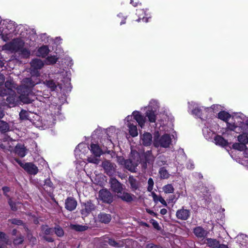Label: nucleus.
<instances>
[{"instance_id": "obj_1", "label": "nucleus", "mask_w": 248, "mask_h": 248, "mask_svg": "<svg viewBox=\"0 0 248 248\" xmlns=\"http://www.w3.org/2000/svg\"><path fill=\"white\" fill-rule=\"evenodd\" d=\"M21 38L14 39L12 42L7 43L2 46V50L7 52H16L22 48L24 44L31 46L36 37L35 31L27 27L20 26L18 27Z\"/></svg>"}, {"instance_id": "obj_2", "label": "nucleus", "mask_w": 248, "mask_h": 248, "mask_svg": "<svg viewBox=\"0 0 248 248\" xmlns=\"http://www.w3.org/2000/svg\"><path fill=\"white\" fill-rule=\"evenodd\" d=\"M16 89V84L11 80L6 81L5 88L0 87V95H8L6 100L9 107L15 106L19 101L25 104H29L34 101V99H30L29 96H25L23 93H18L19 95H16L15 93V90Z\"/></svg>"}, {"instance_id": "obj_3", "label": "nucleus", "mask_w": 248, "mask_h": 248, "mask_svg": "<svg viewBox=\"0 0 248 248\" xmlns=\"http://www.w3.org/2000/svg\"><path fill=\"white\" fill-rule=\"evenodd\" d=\"M162 130L160 128L159 131L157 130L155 132L153 137V145L156 148H169L171 144L174 136L170 135L168 133L163 134Z\"/></svg>"}, {"instance_id": "obj_4", "label": "nucleus", "mask_w": 248, "mask_h": 248, "mask_svg": "<svg viewBox=\"0 0 248 248\" xmlns=\"http://www.w3.org/2000/svg\"><path fill=\"white\" fill-rule=\"evenodd\" d=\"M118 162L131 172L136 171L137 166L140 163V154L135 151H131V158L124 160L122 157H118Z\"/></svg>"}, {"instance_id": "obj_5", "label": "nucleus", "mask_w": 248, "mask_h": 248, "mask_svg": "<svg viewBox=\"0 0 248 248\" xmlns=\"http://www.w3.org/2000/svg\"><path fill=\"white\" fill-rule=\"evenodd\" d=\"M241 115L242 114H236L232 116L229 113L222 111L218 113V117L220 119L227 122V128L233 131H238V129L239 128L236 126L238 124L235 121V118L240 117Z\"/></svg>"}, {"instance_id": "obj_6", "label": "nucleus", "mask_w": 248, "mask_h": 248, "mask_svg": "<svg viewBox=\"0 0 248 248\" xmlns=\"http://www.w3.org/2000/svg\"><path fill=\"white\" fill-rule=\"evenodd\" d=\"M34 77L31 78H25L21 82L19 87H16V90L18 93H23L25 96H29V93L31 88L36 84L40 82L38 79H34Z\"/></svg>"}, {"instance_id": "obj_7", "label": "nucleus", "mask_w": 248, "mask_h": 248, "mask_svg": "<svg viewBox=\"0 0 248 248\" xmlns=\"http://www.w3.org/2000/svg\"><path fill=\"white\" fill-rule=\"evenodd\" d=\"M159 107L157 101L152 99L150 101L148 106L145 108L147 110L145 113L146 116L148 118L150 123H155L156 120L155 112Z\"/></svg>"}, {"instance_id": "obj_8", "label": "nucleus", "mask_w": 248, "mask_h": 248, "mask_svg": "<svg viewBox=\"0 0 248 248\" xmlns=\"http://www.w3.org/2000/svg\"><path fill=\"white\" fill-rule=\"evenodd\" d=\"M90 150L94 156L89 157L87 159L90 163L94 164H98L100 162L99 157L102 154V151L98 145L96 144H92L90 146Z\"/></svg>"}, {"instance_id": "obj_9", "label": "nucleus", "mask_w": 248, "mask_h": 248, "mask_svg": "<svg viewBox=\"0 0 248 248\" xmlns=\"http://www.w3.org/2000/svg\"><path fill=\"white\" fill-rule=\"evenodd\" d=\"M53 77L56 80L57 85L59 86L60 88L61 89L62 88V84L60 83L58 81L59 78L61 79V81L62 82H66L67 86H68L70 84V79L67 77V72H65L63 69L55 72Z\"/></svg>"}, {"instance_id": "obj_10", "label": "nucleus", "mask_w": 248, "mask_h": 248, "mask_svg": "<svg viewBox=\"0 0 248 248\" xmlns=\"http://www.w3.org/2000/svg\"><path fill=\"white\" fill-rule=\"evenodd\" d=\"M124 121L125 124L128 128L130 135L133 137L137 136L138 135L137 127L135 121L133 120L132 116H127L124 119Z\"/></svg>"}, {"instance_id": "obj_11", "label": "nucleus", "mask_w": 248, "mask_h": 248, "mask_svg": "<svg viewBox=\"0 0 248 248\" xmlns=\"http://www.w3.org/2000/svg\"><path fill=\"white\" fill-rule=\"evenodd\" d=\"M15 160L29 174L35 175L38 173V168L33 163H23L17 159H16Z\"/></svg>"}, {"instance_id": "obj_12", "label": "nucleus", "mask_w": 248, "mask_h": 248, "mask_svg": "<svg viewBox=\"0 0 248 248\" xmlns=\"http://www.w3.org/2000/svg\"><path fill=\"white\" fill-rule=\"evenodd\" d=\"M236 127L239 128L238 131H235L236 133H242L238 137V140L241 143L246 145L248 143V131L244 130V128L241 124H237Z\"/></svg>"}, {"instance_id": "obj_13", "label": "nucleus", "mask_w": 248, "mask_h": 248, "mask_svg": "<svg viewBox=\"0 0 248 248\" xmlns=\"http://www.w3.org/2000/svg\"><path fill=\"white\" fill-rule=\"evenodd\" d=\"M0 147L5 150H12L13 147L12 139L7 136H4L2 140L0 141Z\"/></svg>"}, {"instance_id": "obj_14", "label": "nucleus", "mask_w": 248, "mask_h": 248, "mask_svg": "<svg viewBox=\"0 0 248 248\" xmlns=\"http://www.w3.org/2000/svg\"><path fill=\"white\" fill-rule=\"evenodd\" d=\"M153 136L149 132H144L140 135V143L145 146H148L153 143Z\"/></svg>"}, {"instance_id": "obj_15", "label": "nucleus", "mask_w": 248, "mask_h": 248, "mask_svg": "<svg viewBox=\"0 0 248 248\" xmlns=\"http://www.w3.org/2000/svg\"><path fill=\"white\" fill-rule=\"evenodd\" d=\"M131 115L133 117V120H136L141 128H143L146 122V117L138 111H134Z\"/></svg>"}, {"instance_id": "obj_16", "label": "nucleus", "mask_w": 248, "mask_h": 248, "mask_svg": "<svg viewBox=\"0 0 248 248\" xmlns=\"http://www.w3.org/2000/svg\"><path fill=\"white\" fill-rule=\"evenodd\" d=\"M99 198L104 202L110 203L112 201V195L110 192L107 189L100 190Z\"/></svg>"}, {"instance_id": "obj_17", "label": "nucleus", "mask_w": 248, "mask_h": 248, "mask_svg": "<svg viewBox=\"0 0 248 248\" xmlns=\"http://www.w3.org/2000/svg\"><path fill=\"white\" fill-rule=\"evenodd\" d=\"M102 166L106 172L109 176L112 175L115 172V165L108 160H105L102 162Z\"/></svg>"}, {"instance_id": "obj_18", "label": "nucleus", "mask_w": 248, "mask_h": 248, "mask_svg": "<svg viewBox=\"0 0 248 248\" xmlns=\"http://www.w3.org/2000/svg\"><path fill=\"white\" fill-rule=\"evenodd\" d=\"M112 190L118 195L122 194L123 187L122 184L115 178H111L110 180Z\"/></svg>"}, {"instance_id": "obj_19", "label": "nucleus", "mask_w": 248, "mask_h": 248, "mask_svg": "<svg viewBox=\"0 0 248 248\" xmlns=\"http://www.w3.org/2000/svg\"><path fill=\"white\" fill-rule=\"evenodd\" d=\"M130 242V240L129 239H123L118 241H116L113 239H108V243L111 247L119 248L124 246L127 247V243H128Z\"/></svg>"}, {"instance_id": "obj_20", "label": "nucleus", "mask_w": 248, "mask_h": 248, "mask_svg": "<svg viewBox=\"0 0 248 248\" xmlns=\"http://www.w3.org/2000/svg\"><path fill=\"white\" fill-rule=\"evenodd\" d=\"M176 216L178 219L186 220L190 216V211L189 210L182 208L176 212Z\"/></svg>"}, {"instance_id": "obj_21", "label": "nucleus", "mask_w": 248, "mask_h": 248, "mask_svg": "<svg viewBox=\"0 0 248 248\" xmlns=\"http://www.w3.org/2000/svg\"><path fill=\"white\" fill-rule=\"evenodd\" d=\"M235 121L238 124H241L244 128L245 130L248 131V118L245 115L242 114L240 117L235 118Z\"/></svg>"}, {"instance_id": "obj_22", "label": "nucleus", "mask_w": 248, "mask_h": 248, "mask_svg": "<svg viewBox=\"0 0 248 248\" xmlns=\"http://www.w3.org/2000/svg\"><path fill=\"white\" fill-rule=\"evenodd\" d=\"M94 205L91 202H88L84 204V207L81 210V214L84 217L87 216L92 210L94 209Z\"/></svg>"}, {"instance_id": "obj_23", "label": "nucleus", "mask_w": 248, "mask_h": 248, "mask_svg": "<svg viewBox=\"0 0 248 248\" xmlns=\"http://www.w3.org/2000/svg\"><path fill=\"white\" fill-rule=\"evenodd\" d=\"M111 219V215L105 213H100L98 214L97 217V221L105 224L109 223Z\"/></svg>"}, {"instance_id": "obj_24", "label": "nucleus", "mask_w": 248, "mask_h": 248, "mask_svg": "<svg viewBox=\"0 0 248 248\" xmlns=\"http://www.w3.org/2000/svg\"><path fill=\"white\" fill-rule=\"evenodd\" d=\"M65 208L69 211L74 210L77 206V201L72 198H68L65 201Z\"/></svg>"}, {"instance_id": "obj_25", "label": "nucleus", "mask_w": 248, "mask_h": 248, "mask_svg": "<svg viewBox=\"0 0 248 248\" xmlns=\"http://www.w3.org/2000/svg\"><path fill=\"white\" fill-rule=\"evenodd\" d=\"M31 65L32 68L37 70L42 68L43 67L44 63L42 60L35 59L31 62Z\"/></svg>"}, {"instance_id": "obj_26", "label": "nucleus", "mask_w": 248, "mask_h": 248, "mask_svg": "<svg viewBox=\"0 0 248 248\" xmlns=\"http://www.w3.org/2000/svg\"><path fill=\"white\" fill-rule=\"evenodd\" d=\"M2 190L4 195L8 198V203L10 206L11 209L13 211L16 210L17 208L16 206V203L12 202L11 199L9 198V196L7 194V193L10 190L9 188L6 186L3 187Z\"/></svg>"}, {"instance_id": "obj_27", "label": "nucleus", "mask_w": 248, "mask_h": 248, "mask_svg": "<svg viewBox=\"0 0 248 248\" xmlns=\"http://www.w3.org/2000/svg\"><path fill=\"white\" fill-rule=\"evenodd\" d=\"M202 132L204 137L206 139L208 140L212 139L214 135V132L209 129L208 126H206L203 127L202 129Z\"/></svg>"}, {"instance_id": "obj_28", "label": "nucleus", "mask_w": 248, "mask_h": 248, "mask_svg": "<svg viewBox=\"0 0 248 248\" xmlns=\"http://www.w3.org/2000/svg\"><path fill=\"white\" fill-rule=\"evenodd\" d=\"M90 148L85 143H80L76 147L75 153L76 156H77L79 152L82 154H84L85 151L89 149Z\"/></svg>"}, {"instance_id": "obj_29", "label": "nucleus", "mask_w": 248, "mask_h": 248, "mask_svg": "<svg viewBox=\"0 0 248 248\" xmlns=\"http://www.w3.org/2000/svg\"><path fill=\"white\" fill-rule=\"evenodd\" d=\"M214 142L216 144L218 145L221 146H225L228 144V142L221 136L217 135L215 136Z\"/></svg>"}, {"instance_id": "obj_30", "label": "nucleus", "mask_w": 248, "mask_h": 248, "mask_svg": "<svg viewBox=\"0 0 248 248\" xmlns=\"http://www.w3.org/2000/svg\"><path fill=\"white\" fill-rule=\"evenodd\" d=\"M49 52L48 47L47 46H43L38 49L37 55L44 58L48 54Z\"/></svg>"}, {"instance_id": "obj_31", "label": "nucleus", "mask_w": 248, "mask_h": 248, "mask_svg": "<svg viewBox=\"0 0 248 248\" xmlns=\"http://www.w3.org/2000/svg\"><path fill=\"white\" fill-rule=\"evenodd\" d=\"M118 196L122 200L126 202H130L133 200L134 197V195H132L130 193L124 192L122 194H119Z\"/></svg>"}, {"instance_id": "obj_32", "label": "nucleus", "mask_w": 248, "mask_h": 248, "mask_svg": "<svg viewBox=\"0 0 248 248\" xmlns=\"http://www.w3.org/2000/svg\"><path fill=\"white\" fill-rule=\"evenodd\" d=\"M15 152L20 157H24L26 155L25 149L23 145H17L15 148Z\"/></svg>"}, {"instance_id": "obj_33", "label": "nucleus", "mask_w": 248, "mask_h": 248, "mask_svg": "<svg viewBox=\"0 0 248 248\" xmlns=\"http://www.w3.org/2000/svg\"><path fill=\"white\" fill-rule=\"evenodd\" d=\"M118 132L119 129H116L113 126H111L107 129V133L109 138L115 139L117 138V134Z\"/></svg>"}, {"instance_id": "obj_34", "label": "nucleus", "mask_w": 248, "mask_h": 248, "mask_svg": "<svg viewBox=\"0 0 248 248\" xmlns=\"http://www.w3.org/2000/svg\"><path fill=\"white\" fill-rule=\"evenodd\" d=\"M194 232L197 237L200 238L204 237L206 235V232L200 227L196 228Z\"/></svg>"}, {"instance_id": "obj_35", "label": "nucleus", "mask_w": 248, "mask_h": 248, "mask_svg": "<svg viewBox=\"0 0 248 248\" xmlns=\"http://www.w3.org/2000/svg\"><path fill=\"white\" fill-rule=\"evenodd\" d=\"M152 197L153 198V200L155 202H160L163 205L165 206H167V204L165 200L160 196H157L155 193H152Z\"/></svg>"}, {"instance_id": "obj_36", "label": "nucleus", "mask_w": 248, "mask_h": 248, "mask_svg": "<svg viewBox=\"0 0 248 248\" xmlns=\"http://www.w3.org/2000/svg\"><path fill=\"white\" fill-rule=\"evenodd\" d=\"M206 243L209 246L213 248H218L220 245L217 240L212 238L207 239Z\"/></svg>"}, {"instance_id": "obj_37", "label": "nucleus", "mask_w": 248, "mask_h": 248, "mask_svg": "<svg viewBox=\"0 0 248 248\" xmlns=\"http://www.w3.org/2000/svg\"><path fill=\"white\" fill-rule=\"evenodd\" d=\"M129 182L130 184L131 188L135 190L139 187V183L133 177L130 176L129 177Z\"/></svg>"}, {"instance_id": "obj_38", "label": "nucleus", "mask_w": 248, "mask_h": 248, "mask_svg": "<svg viewBox=\"0 0 248 248\" xmlns=\"http://www.w3.org/2000/svg\"><path fill=\"white\" fill-rule=\"evenodd\" d=\"M44 83L50 89L51 91H54L57 87L56 83L54 82L52 79L48 80H46L44 82Z\"/></svg>"}, {"instance_id": "obj_39", "label": "nucleus", "mask_w": 248, "mask_h": 248, "mask_svg": "<svg viewBox=\"0 0 248 248\" xmlns=\"http://www.w3.org/2000/svg\"><path fill=\"white\" fill-rule=\"evenodd\" d=\"M159 174L160 178L162 179H168L170 176V174L168 171L164 168H161L160 169Z\"/></svg>"}, {"instance_id": "obj_40", "label": "nucleus", "mask_w": 248, "mask_h": 248, "mask_svg": "<svg viewBox=\"0 0 248 248\" xmlns=\"http://www.w3.org/2000/svg\"><path fill=\"white\" fill-rule=\"evenodd\" d=\"M9 129V126L8 123L3 121H0V131L5 132L8 131Z\"/></svg>"}, {"instance_id": "obj_41", "label": "nucleus", "mask_w": 248, "mask_h": 248, "mask_svg": "<svg viewBox=\"0 0 248 248\" xmlns=\"http://www.w3.org/2000/svg\"><path fill=\"white\" fill-rule=\"evenodd\" d=\"M71 228L77 231L82 232L88 229V227L84 225H72Z\"/></svg>"}, {"instance_id": "obj_42", "label": "nucleus", "mask_w": 248, "mask_h": 248, "mask_svg": "<svg viewBox=\"0 0 248 248\" xmlns=\"http://www.w3.org/2000/svg\"><path fill=\"white\" fill-rule=\"evenodd\" d=\"M162 189L165 193H172L174 191V188L171 184L164 186Z\"/></svg>"}, {"instance_id": "obj_43", "label": "nucleus", "mask_w": 248, "mask_h": 248, "mask_svg": "<svg viewBox=\"0 0 248 248\" xmlns=\"http://www.w3.org/2000/svg\"><path fill=\"white\" fill-rule=\"evenodd\" d=\"M54 232V230L53 229L49 228L47 226H44L42 227V232L45 235H52Z\"/></svg>"}, {"instance_id": "obj_44", "label": "nucleus", "mask_w": 248, "mask_h": 248, "mask_svg": "<svg viewBox=\"0 0 248 248\" xmlns=\"http://www.w3.org/2000/svg\"><path fill=\"white\" fill-rule=\"evenodd\" d=\"M57 60L58 58L54 56H48L46 58V62L47 64H52L55 63L57 61Z\"/></svg>"}, {"instance_id": "obj_45", "label": "nucleus", "mask_w": 248, "mask_h": 248, "mask_svg": "<svg viewBox=\"0 0 248 248\" xmlns=\"http://www.w3.org/2000/svg\"><path fill=\"white\" fill-rule=\"evenodd\" d=\"M246 144L244 143H235L233 144V148L238 150L239 151H243L246 148Z\"/></svg>"}, {"instance_id": "obj_46", "label": "nucleus", "mask_w": 248, "mask_h": 248, "mask_svg": "<svg viewBox=\"0 0 248 248\" xmlns=\"http://www.w3.org/2000/svg\"><path fill=\"white\" fill-rule=\"evenodd\" d=\"M29 113L28 111L25 110H21L19 113V117L20 119L22 120H25L29 119Z\"/></svg>"}, {"instance_id": "obj_47", "label": "nucleus", "mask_w": 248, "mask_h": 248, "mask_svg": "<svg viewBox=\"0 0 248 248\" xmlns=\"http://www.w3.org/2000/svg\"><path fill=\"white\" fill-rule=\"evenodd\" d=\"M54 230L55 233L58 236L61 237L63 235L64 232L61 227L58 226L55 228Z\"/></svg>"}, {"instance_id": "obj_48", "label": "nucleus", "mask_w": 248, "mask_h": 248, "mask_svg": "<svg viewBox=\"0 0 248 248\" xmlns=\"http://www.w3.org/2000/svg\"><path fill=\"white\" fill-rule=\"evenodd\" d=\"M30 51L27 49H22L21 50V55L23 58H28L30 55Z\"/></svg>"}, {"instance_id": "obj_49", "label": "nucleus", "mask_w": 248, "mask_h": 248, "mask_svg": "<svg viewBox=\"0 0 248 248\" xmlns=\"http://www.w3.org/2000/svg\"><path fill=\"white\" fill-rule=\"evenodd\" d=\"M154 182L152 178H150L148 181V187L147 189L148 191H152L153 189Z\"/></svg>"}, {"instance_id": "obj_50", "label": "nucleus", "mask_w": 248, "mask_h": 248, "mask_svg": "<svg viewBox=\"0 0 248 248\" xmlns=\"http://www.w3.org/2000/svg\"><path fill=\"white\" fill-rule=\"evenodd\" d=\"M145 157L146 158V160L147 161H149L150 160H152L153 159V156L152 155L151 151H148L146 152L145 155Z\"/></svg>"}, {"instance_id": "obj_51", "label": "nucleus", "mask_w": 248, "mask_h": 248, "mask_svg": "<svg viewBox=\"0 0 248 248\" xmlns=\"http://www.w3.org/2000/svg\"><path fill=\"white\" fill-rule=\"evenodd\" d=\"M23 241V237L22 235H20L16 239L14 240V243L15 245H19L21 244Z\"/></svg>"}, {"instance_id": "obj_52", "label": "nucleus", "mask_w": 248, "mask_h": 248, "mask_svg": "<svg viewBox=\"0 0 248 248\" xmlns=\"http://www.w3.org/2000/svg\"><path fill=\"white\" fill-rule=\"evenodd\" d=\"M201 109L198 108H196L193 110H192V112L193 114L196 116L200 117L201 116Z\"/></svg>"}, {"instance_id": "obj_53", "label": "nucleus", "mask_w": 248, "mask_h": 248, "mask_svg": "<svg viewBox=\"0 0 248 248\" xmlns=\"http://www.w3.org/2000/svg\"><path fill=\"white\" fill-rule=\"evenodd\" d=\"M151 222H152V224L153 227L155 229H156L158 230H159L160 229V227L158 222L156 220L153 219V220H152Z\"/></svg>"}, {"instance_id": "obj_54", "label": "nucleus", "mask_w": 248, "mask_h": 248, "mask_svg": "<svg viewBox=\"0 0 248 248\" xmlns=\"http://www.w3.org/2000/svg\"><path fill=\"white\" fill-rule=\"evenodd\" d=\"M12 223L16 224L18 225H20L22 224V222L20 220H17L16 219H13L12 221Z\"/></svg>"}, {"instance_id": "obj_55", "label": "nucleus", "mask_w": 248, "mask_h": 248, "mask_svg": "<svg viewBox=\"0 0 248 248\" xmlns=\"http://www.w3.org/2000/svg\"><path fill=\"white\" fill-rule=\"evenodd\" d=\"M45 186H48L51 187L52 186V183L49 179H46L45 182Z\"/></svg>"}, {"instance_id": "obj_56", "label": "nucleus", "mask_w": 248, "mask_h": 248, "mask_svg": "<svg viewBox=\"0 0 248 248\" xmlns=\"http://www.w3.org/2000/svg\"><path fill=\"white\" fill-rule=\"evenodd\" d=\"M146 211L148 213H149V214H150L154 217H156L157 215L156 213H155L154 211H152L150 209H147Z\"/></svg>"}, {"instance_id": "obj_57", "label": "nucleus", "mask_w": 248, "mask_h": 248, "mask_svg": "<svg viewBox=\"0 0 248 248\" xmlns=\"http://www.w3.org/2000/svg\"><path fill=\"white\" fill-rule=\"evenodd\" d=\"M194 164H193V162H192V161H189L188 162V164H187V168H188L189 169H192L194 168Z\"/></svg>"}, {"instance_id": "obj_58", "label": "nucleus", "mask_w": 248, "mask_h": 248, "mask_svg": "<svg viewBox=\"0 0 248 248\" xmlns=\"http://www.w3.org/2000/svg\"><path fill=\"white\" fill-rule=\"evenodd\" d=\"M4 81V78L2 74L0 73V86L1 85Z\"/></svg>"}, {"instance_id": "obj_59", "label": "nucleus", "mask_w": 248, "mask_h": 248, "mask_svg": "<svg viewBox=\"0 0 248 248\" xmlns=\"http://www.w3.org/2000/svg\"><path fill=\"white\" fill-rule=\"evenodd\" d=\"M28 237L29 239H30V241H31L33 243H34L36 241V238L32 236H31L30 234H28Z\"/></svg>"}, {"instance_id": "obj_60", "label": "nucleus", "mask_w": 248, "mask_h": 248, "mask_svg": "<svg viewBox=\"0 0 248 248\" xmlns=\"http://www.w3.org/2000/svg\"><path fill=\"white\" fill-rule=\"evenodd\" d=\"M167 210L165 208L162 209L160 210V214L162 215H166L167 214Z\"/></svg>"}, {"instance_id": "obj_61", "label": "nucleus", "mask_w": 248, "mask_h": 248, "mask_svg": "<svg viewBox=\"0 0 248 248\" xmlns=\"http://www.w3.org/2000/svg\"><path fill=\"white\" fill-rule=\"evenodd\" d=\"M146 248H156V247L153 244H149L146 246Z\"/></svg>"}, {"instance_id": "obj_62", "label": "nucleus", "mask_w": 248, "mask_h": 248, "mask_svg": "<svg viewBox=\"0 0 248 248\" xmlns=\"http://www.w3.org/2000/svg\"><path fill=\"white\" fill-rule=\"evenodd\" d=\"M244 155L246 157L248 158V147H246L244 151Z\"/></svg>"}, {"instance_id": "obj_63", "label": "nucleus", "mask_w": 248, "mask_h": 248, "mask_svg": "<svg viewBox=\"0 0 248 248\" xmlns=\"http://www.w3.org/2000/svg\"><path fill=\"white\" fill-rule=\"evenodd\" d=\"M44 239L48 242L53 241V239L51 237L44 236Z\"/></svg>"}, {"instance_id": "obj_64", "label": "nucleus", "mask_w": 248, "mask_h": 248, "mask_svg": "<svg viewBox=\"0 0 248 248\" xmlns=\"http://www.w3.org/2000/svg\"><path fill=\"white\" fill-rule=\"evenodd\" d=\"M218 248H228V247L225 245H220Z\"/></svg>"}]
</instances>
